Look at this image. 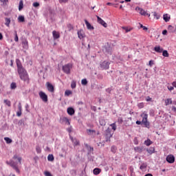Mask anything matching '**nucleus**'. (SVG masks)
<instances>
[{
	"instance_id": "c85d7f7f",
	"label": "nucleus",
	"mask_w": 176,
	"mask_h": 176,
	"mask_svg": "<svg viewBox=\"0 0 176 176\" xmlns=\"http://www.w3.org/2000/svg\"><path fill=\"white\" fill-rule=\"evenodd\" d=\"M146 151L148 152V153H149L150 155H152V153H155V148L153 147H151L150 148L147 149Z\"/></svg>"
},
{
	"instance_id": "a211bd4d",
	"label": "nucleus",
	"mask_w": 176,
	"mask_h": 176,
	"mask_svg": "<svg viewBox=\"0 0 176 176\" xmlns=\"http://www.w3.org/2000/svg\"><path fill=\"white\" fill-rule=\"evenodd\" d=\"M154 50L155 52H156L157 53H162L163 52V48L159 45L155 46L154 47Z\"/></svg>"
},
{
	"instance_id": "e2e57ef3",
	"label": "nucleus",
	"mask_w": 176,
	"mask_h": 176,
	"mask_svg": "<svg viewBox=\"0 0 176 176\" xmlns=\"http://www.w3.org/2000/svg\"><path fill=\"white\" fill-rule=\"evenodd\" d=\"M17 116H21V111H18L16 113Z\"/></svg>"
},
{
	"instance_id": "2f4dec72",
	"label": "nucleus",
	"mask_w": 176,
	"mask_h": 176,
	"mask_svg": "<svg viewBox=\"0 0 176 176\" xmlns=\"http://www.w3.org/2000/svg\"><path fill=\"white\" fill-rule=\"evenodd\" d=\"M110 126L111 127L112 130H113V131H116V129H117L116 123L114 122L110 124Z\"/></svg>"
},
{
	"instance_id": "c756f323",
	"label": "nucleus",
	"mask_w": 176,
	"mask_h": 176,
	"mask_svg": "<svg viewBox=\"0 0 176 176\" xmlns=\"http://www.w3.org/2000/svg\"><path fill=\"white\" fill-rule=\"evenodd\" d=\"M146 167H148V165L146 164H142L140 166V170H142V171H144V170H146Z\"/></svg>"
},
{
	"instance_id": "e433bc0d",
	"label": "nucleus",
	"mask_w": 176,
	"mask_h": 176,
	"mask_svg": "<svg viewBox=\"0 0 176 176\" xmlns=\"http://www.w3.org/2000/svg\"><path fill=\"white\" fill-rule=\"evenodd\" d=\"M4 140L7 144H12V139L9 138H4Z\"/></svg>"
},
{
	"instance_id": "20e7f679",
	"label": "nucleus",
	"mask_w": 176,
	"mask_h": 176,
	"mask_svg": "<svg viewBox=\"0 0 176 176\" xmlns=\"http://www.w3.org/2000/svg\"><path fill=\"white\" fill-rule=\"evenodd\" d=\"M136 12H138L141 16H148V17H151V14H148L145 10L140 8V7H136L135 8Z\"/></svg>"
},
{
	"instance_id": "09e8293b",
	"label": "nucleus",
	"mask_w": 176,
	"mask_h": 176,
	"mask_svg": "<svg viewBox=\"0 0 176 176\" xmlns=\"http://www.w3.org/2000/svg\"><path fill=\"white\" fill-rule=\"evenodd\" d=\"M44 175H45V176H53V175H52V173H50V172H49V171L44 172Z\"/></svg>"
},
{
	"instance_id": "052dcab7",
	"label": "nucleus",
	"mask_w": 176,
	"mask_h": 176,
	"mask_svg": "<svg viewBox=\"0 0 176 176\" xmlns=\"http://www.w3.org/2000/svg\"><path fill=\"white\" fill-rule=\"evenodd\" d=\"M134 144H135V145H138V140H137V138H135V140H134Z\"/></svg>"
},
{
	"instance_id": "393cba45",
	"label": "nucleus",
	"mask_w": 176,
	"mask_h": 176,
	"mask_svg": "<svg viewBox=\"0 0 176 176\" xmlns=\"http://www.w3.org/2000/svg\"><path fill=\"white\" fill-rule=\"evenodd\" d=\"M143 149H144L143 147H139V146L134 148V151H135V152H138L139 153H141V152H142Z\"/></svg>"
},
{
	"instance_id": "a19ab883",
	"label": "nucleus",
	"mask_w": 176,
	"mask_h": 176,
	"mask_svg": "<svg viewBox=\"0 0 176 176\" xmlns=\"http://www.w3.org/2000/svg\"><path fill=\"white\" fill-rule=\"evenodd\" d=\"M4 103L6 105H8V107H10V105H11V103H10V100H4Z\"/></svg>"
},
{
	"instance_id": "79ce46f5",
	"label": "nucleus",
	"mask_w": 176,
	"mask_h": 176,
	"mask_svg": "<svg viewBox=\"0 0 176 176\" xmlns=\"http://www.w3.org/2000/svg\"><path fill=\"white\" fill-rule=\"evenodd\" d=\"M153 13L154 17H155L157 20H159V19H160V16H159L156 12H154Z\"/></svg>"
},
{
	"instance_id": "4d7b16f0",
	"label": "nucleus",
	"mask_w": 176,
	"mask_h": 176,
	"mask_svg": "<svg viewBox=\"0 0 176 176\" xmlns=\"http://www.w3.org/2000/svg\"><path fill=\"white\" fill-rule=\"evenodd\" d=\"M18 109H19V111L21 112V103H19V104H18Z\"/></svg>"
},
{
	"instance_id": "f03ea898",
	"label": "nucleus",
	"mask_w": 176,
	"mask_h": 176,
	"mask_svg": "<svg viewBox=\"0 0 176 176\" xmlns=\"http://www.w3.org/2000/svg\"><path fill=\"white\" fill-rule=\"evenodd\" d=\"M140 118H142V124L147 129H149L150 123L148 122V113L146 111H144L141 113Z\"/></svg>"
},
{
	"instance_id": "774afa93",
	"label": "nucleus",
	"mask_w": 176,
	"mask_h": 176,
	"mask_svg": "<svg viewBox=\"0 0 176 176\" xmlns=\"http://www.w3.org/2000/svg\"><path fill=\"white\" fill-rule=\"evenodd\" d=\"M145 176H153V175H152V174H151V173H148Z\"/></svg>"
},
{
	"instance_id": "49530a36",
	"label": "nucleus",
	"mask_w": 176,
	"mask_h": 176,
	"mask_svg": "<svg viewBox=\"0 0 176 176\" xmlns=\"http://www.w3.org/2000/svg\"><path fill=\"white\" fill-rule=\"evenodd\" d=\"M111 152H113V153H116V146H111Z\"/></svg>"
},
{
	"instance_id": "a878e982",
	"label": "nucleus",
	"mask_w": 176,
	"mask_h": 176,
	"mask_svg": "<svg viewBox=\"0 0 176 176\" xmlns=\"http://www.w3.org/2000/svg\"><path fill=\"white\" fill-rule=\"evenodd\" d=\"M170 104H173V100L171 98H168L165 100V105H170Z\"/></svg>"
},
{
	"instance_id": "7ed1b4c3",
	"label": "nucleus",
	"mask_w": 176,
	"mask_h": 176,
	"mask_svg": "<svg viewBox=\"0 0 176 176\" xmlns=\"http://www.w3.org/2000/svg\"><path fill=\"white\" fill-rule=\"evenodd\" d=\"M71 69H72V64L68 63L63 66V71L65 74H71Z\"/></svg>"
},
{
	"instance_id": "ddd939ff",
	"label": "nucleus",
	"mask_w": 176,
	"mask_h": 176,
	"mask_svg": "<svg viewBox=\"0 0 176 176\" xmlns=\"http://www.w3.org/2000/svg\"><path fill=\"white\" fill-rule=\"evenodd\" d=\"M168 32H170L172 34H174V32H176V25H169L168 26Z\"/></svg>"
},
{
	"instance_id": "4be33fe9",
	"label": "nucleus",
	"mask_w": 176,
	"mask_h": 176,
	"mask_svg": "<svg viewBox=\"0 0 176 176\" xmlns=\"http://www.w3.org/2000/svg\"><path fill=\"white\" fill-rule=\"evenodd\" d=\"M22 45L24 49H28V41L26 39L23 41Z\"/></svg>"
},
{
	"instance_id": "69168bd1",
	"label": "nucleus",
	"mask_w": 176,
	"mask_h": 176,
	"mask_svg": "<svg viewBox=\"0 0 176 176\" xmlns=\"http://www.w3.org/2000/svg\"><path fill=\"white\" fill-rule=\"evenodd\" d=\"M173 87H176V81H174L173 83H172Z\"/></svg>"
},
{
	"instance_id": "37998d69",
	"label": "nucleus",
	"mask_w": 176,
	"mask_h": 176,
	"mask_svg": "<svg viewBox=\"0 0 176 176\" xmlns=\"http://www.w3.org/2000/svg\"><path fill=\"white\" fill-rule=\"evenodd\" d=\"M144 102H140V103H138V108H140V109H142V108H144Z\"/></svg>"
},
{
	"instance_id": "bf43d9fd",
	"label": "nucleus",
	"mask_w": 176,
	"mask_h": 176,
	"mask_svg": "<svg viewBox=\"0 0 176 176\" xmlns=\"http://www.w3.org/2000/svg\"><path fill=\"white\" fill-rule=\"evenodd\" d=\"M162 35H167V30H163Z\"/></svg>"
},
{
	"instance_id": "473e14b6",
	"label": "nucleus",
	"mask_w": 176,
	"mask_h": 176,
	"mask_svg": "<svg viewBox=\"0 0 176 176\" xmlns=\"http://www.w3.org/2000/svg\"><path fill=\"white\" fill-rule=\"evenodd\" d=\"M122 30H124L125 32L127 33V32H130V31H131V28H127V27H122Z\"/></svg>"
},
{
	"instance_id": "2eb2a0df",
	"label": "nucleus",
	"mask_w": 176,
	"mask_h": 176,
	"mask_svg": "<svg viewBox=\"0 0 176 176\" xmlns=\"http://www.w3.org/2000/svg\"><path fill=\"white\" fill-rule=\"evenodd\" d=\"M52 35L54 40L58 39V38H60V33L57 31L54 30L52 32Z\"/></svg>"
},
{
	"instance_id": "4c0bfd02",
	"label": "nucleus",
	"mask_w": 176,
	"mask_h": 176,
	"mask_svg": "<svg viewBox=\"0 0 176 176\" xmlns=\"http://www.w3.org/2000/svg\"><path fill=\"white\" fill-rule=\"evenodd\" d=\"M81 85H82V86H86V85H87V80L86 78H84L81 80Z\"/></svg>"
},
{
	"instance_id": "ea45409f",
	"label": "nucleus",
	"mask_w": 176,
	"mask_h": 176,
	"mask_svg": "<svg viewBox=\"0 0 176 176\" xmlns=\"http://www.w3.org/2000/svg\"><path fill=\"white\" fill-rule=\"evenodd\" d=\"M71 94H72V91H69V90H66L65 91V96H71Z\"/></svg>"
},
{
	"instance_id": "423d86ee",
	"label": "nucleus",
	"mask_w": 176,
	"mask_h": 176,
	"mask_svg": "<svg viewBox=\"0 0 176 176\" xmlns=\"http://www.w3.org/2000/svg\"><path fill=\"white\" fill-rule=\"evenodd\" d=\"M113 135V133H112L110 128H107V129L105 131V136L107 138V141H108L109 138H112Z\"/></svg>"
},
{
	"instance_id": "a18cd8bd",
	"label": "nucleus",
	"mask_w": 176,
	"mask_h": 176,
	"mask_svg": "<svg viewBox=\"0 0 176 176\" xmlns=\"http://www.w3.org/2000/svg\"><path fill=\"white\" fill-rule=\"evenodd\" d=\"M32 5H33L34 8H39V6H40L39 3H38V2H34V3H33Z\"/></svg>"
},
{
	"instance_id": "dca6fc26",
	"label": "nucleus",
	"mask_w": 176,
	"mask_h": 176,
	"mask_svg": "<svg viewBox=\"0 0 176 176\" xmlns=\"http://www.w3.org/2000/svg\"><path fill=\"white\" fill-rule=\"evenodd\" d=\"M85 23L87 25V30H90L91 31H92L93 30H94V27H93L91 25V24H90V23H89V21H87V20H85Z\"/></svg>"
},
{
	"instance_id": "de8ad7c7",
	"label": "nucleus",
	"mask_w": 176,
	"mask_h": 176,
	"mask_svg": "<svg viewBox=\"0 0 176 176\" xmlns=\"http://www.w3.org/2000/svg\"><path fill=\"white\" fill-rule=\"evenodd\" d=\"M36 151L37 153H41V152L42 151V150L41 149V147H39L38 146L36 147Z\"/></svg>"
},
{
	"instance_id": "6ab92c4d",
	"label": "nucleus",
	"mask_w": 176,
	"mask_h": 176,
	"mask_svg": "<svg viewBox=\"0 0 176 176\" xmlns=\"http://www.w3.org/2000/svg\"><path fill=\"white\" fill-rule=\"evenodd\" d=\"M70 140H72V142H73L74 146H78V145H79V140H78L76 138L70 137Z\"/></svg>"
},
{
	"instance_id": "9b49d317",
	"label": "nucleus",
	"mask_w": 176,
	"mask_h": 176,
	"mask_svg": "<svg viewBox=\"0 0 176 176\" xmlns=\"http://www.w3.org/2000/svg\"><path fill=\"white\" fill-rule=\"evenodd\" d=\"M46 86L48 91H50V93H53L54 91V87L50 82H47L46 83Z\"/></svg>"
},
{
	"instance_id": "bb28decb",
	"label": "nucleus",
	"mask_w": 176,
	"mask_h": 176,
	"mask_svg": "<svg viewBox=\"0 0 176 176\" xmlns=\"http://www.w3.org/2000/svg\"><path fill=\"white\" fill-rule=\"evenodd\" d=\"M5 21V25H6V27H9V25H10V18H6Z\"/></svg>"
},
{
	"instance_id": "0e129e2a",
	"label": "nucleus",
	"mask_w": 176,
	"mask_h": 176,
	"mask_svg": "<svg viewBox=\"0 0 176 176\" xmlns=\"http://www.w3.org/2000/svg\"><path fill=\"white\" fill-rule=\"evenodd\" d=\"M45 151H47V152H50V148H49L48 146H47L45 148Z\"/></svg>"
},
{
	"instance_id": "cd10ccee",
	"label": "nucleus",
	"mask_w": 176,
	"mask_h": 176,
	"mask_svg": "<svg viewBox=\"0 0 176 176\" xmlns=\"http://www.w3.org/2000/svg\"><path fill=\"white\" fill-rule=\"evenodd\" d=\"M47 160H48V162H53V160H54V156H53L52 154L48 155Z\"/></svg>"
},
{
	"instance_id": "412c9836",
	"label": "nucleus",
	"mask_w": 176,
	"mask_h": 176,
	"mask_svg": "<svg viewBox=\"0 0 176 176\" xmlns=\"http://www.w3.org/2000/svg\"><path fill=\"white\" fill-rule=\"evenodd\" d=\"M170 16L169 14H165L163 15V19L164 20V21H166V23H168V21H170Z\"/></svg>"
},
{
	"instance_id": "1a4fd4ad",
	"label": "nucleus",
	"mask_w": 176,
	"mask_h": 176,
	"mask_svg": "<svg viewBox=\"0 0 176 176\" xmlns=\"http://www.w3.org/2000/svg\"><path fill=\"white\" fill-rule=\"evenodd\" d=\"M77 34L79 39H83V38H86V34H85V31H83L82 29L78 30Z\"/></svg>"
},
{
	"instance_id": "603ef678",
	"label": "nucleus",
	"mask_w": 176,
	"mask_h": 176,
	"mask_svg": "<svg viewBox=\"0 0 176 176\" xmlns=\"http://www.w3.org/2000/svg\"><path fill=\"white\" fill-rule=\"evenodd\" d=\"M1 2H2L3 5H6L8 2H9V0H1Z\"/></svg>"
},
{
	"instance_id": "f3484780",
	"label": "nucleus",
	"mask_w": 176,
	"mask_h": 176,
	"mask_svg": "<svg viewBox=\"0 0 176 176\" xmlns=\"http://www.w3.org/2000/svg\"><path fill=\"white\" fill-rule=\"evenodd\" d=\"M67 113L68 115H70V116H72V115L75 114V110L72 107L67 108Z\"/></svg>"
},
{
	"instance_id": "4468645a",
	"label": "nucleus",
	"mask_w": 176,
	"mask_h": 176,
	"mask_svg": "<svg viewBox=\"0 0 176 176\" xmlns=\"http://www.w3.org/2000/svg\"><path fill=\"white\" fill-rule=\"evenodd\" d=\"M166 161L168 163H174V162H175V158L173 155H170L167 156Z\"/></svg>"
},
{
	"instance_id": "c9c22d12",
	"label": "nucleus",
	"mask_w": 176,
	"mask_h": 176,
	"mask_svg": "<svg viewBox=\"0 0 176 176\" xmlns=\"http://www.w3.org/2000/svg\"><path fill=\"white\" fill-rule=\"evenodd\" d=\"M71 87L72 89H75V87H76V81L75 80L72 81Z\"/></svg>"
},
{
	"instance_id": "5fc2aeb1",
	"label": "nucleus",
	"mask_w": 176,
	"mask_h": 176,
	"mask_svg": "<svg viewBox=\"0 0 176 176\" xmlns=\"http://www.w3.org/2000/svg\"><path fill=\"white\" fill-rule=\"evenodd\" d=\"M146 101H147V102H148L149 101L152 102V98L149 96H147L146 98Z\"/></svg>"
},
{
	"instance_id": "680f3d73",
	"label": "nucleus",
	"mask_w": 176,
	"mask_h": 176,
	"mask_svg": "<svg viewBox=\"0 0 176 176\" xmlns=\"http://www.w3.org/2000/svg\"><path fill=\"white\" fill-rule=\"evenodd\" d=\"M136 124H142V121L137 120Z\"/></svg>"
},
{
	"instance_id": "c03bdc74",
	"label": "nucleus",
	"mask_w": 176,
	"mask_h": 176,
	"mask_svg": "<svg viewBox=\"0 0 176 176\" xmlns=\"http://www.w3.org/2000/svg\"><path fill=\"white\" fill-rule=\"evenodd\" d=\"M140 28H143L144 31H148V28L146 26H144L142 24L140 23Z\"/></svg>"
},
{
	"instance_id": "13d9d810",
	"label": "nucleus",
	"mask_w": 176,
	"mask_h": 176,
	"mask_svg": "<svg viewBox=\"0 0 176 176\" xmlns=\"http://www.w3.org/2000/svg\"><path fill=\"white\" fill-rule=\"evenodd\" d=\"M148 65L150 67H152V65H153V60H150L149 63H148Z\"/></svg>"
},
{
	"instance_id": "3c124183",
	"label": "nucleus",
	"mask_w": 176,
	"mask_h": 176,
	"mask_svg": "<svg viewBox=\"0 0 176 176\" xmlns=\"http://www.w3.org/2000/svg\"><path fill=\"white\" fill-rule=\"evenodd\" d=\"M14 41L15 42H19V36H17V32H15Z\"/></svg>"
},
{
	"instance_id": "f257e3e1",
	"label": "nucleus",
	"mask_w": 176,
	"mask_h": 176,
	"mask_svg": "<svg viewBox=\"0 0 176 176\" xmlns=\"http://www.w3.org/2000/svg\"><path fill=\"white\" fill-rule=\"evenodd\" d=\"M16 65L18 68V73L21 80H23V82H28V74L27 73V71H25L24 68L21 67V66L19 64V63H16Z\"/></svg>"
},
{
	"instance_id": "58836bf2",
	"label": "nucleus",
	"mask_w": 176,
	"mask_h": 176,
	"mask_svg": "<svg viewBox=\"0 0 176 176\" xmlns=\"http://www.w3.org/2000/svg\"><path fill=\"white\" fill-rule=\"evenodd\" d=\"M13 159H14V160L17 159V160H18L19 164H21V157H17V155H14V156L13 157Z\"/></svg>"
},
{
	"instance_id": "aec40b11",
	"label": "nucleus",
	"mask_w": 176,
	"mask_h": 176,
	"mask_svg": "<svg viewBox=\"0 0 176 176\" xmlns=\"http://www.w3.org/2000/svg\"><path fill=\"white\" fill-rule=\"evenodd\" d=\"M62 122L65 123V124H67L68 126H69V124H71L69 120L67 117L62 118Z\"/></svg>"
},
{
	"instance_id": "9d476101",
	"label": "nucleus",
	"mask_w": 176,
	"mask_h": 176,
	"mask_svg": "<svg viewBox=\"0 0 176 176\" xmlns=\"http://www.w3.org/2000/svg\"><path fill=\"white\" fill-rule=\"evenodd\" d=\"M97 19H98V23H99V24H101V25L104 27V28H107V27H108V24H107V23H105V21L102 20V19H101L98 16H97Z\"/></svg>"
},
{
	"instance_id": "338daca9",
	"label": "nucleus",
	"mask_w": 176,
	"mask_h": 176,
	"mask_svg": "<svg viewBox=\"0 0 176 176\" xmlns=\"http://www.w3.org/2000/svg\"><path fill=\"white\" fill-rule=\"evenodd\" d=\"M172 111H174V112H176V107H172Z\"/></svg>"
},
{
	"instance_id": "f8f14e48",
	"label": "nucleus",
	"mask_w": 176,
	"mask_h": 176,
	"mask_svg": "<svg viewBox=\"0 0 176 176\" xmlns=\"http://www.w3.org/2000/svg\"><path fill=\"white\" fill-rule=\"evenodd\" d=\"M86 133L87 135H89L90 137H94V135H96V130L94 129H87Z\"/></svg>"
},
{
	"instance_id": "7c9ffc66",
	"label": "nucleus",
	"mask_w": 176,
	"mask_h": 176,
	"mask_svg": "<svg viewBox=\"0 0 176 176\" xmlns=\"http://www.w3.org/2000/svg\"><path fill=\"white\" fill-rule=\"evenodd\" d=\"M17 87V85H16V82H12L10 85V89L12 90H14Z\"/></svg>"
},
{
	"instance_id": "b1692460",
	"label": "nucleus",
	"mask_w": 176,
	"mask_h": 176,
	"mask_svg": "<svg viewBox=\"0 0 176 176\" xmlns=\"http://www.w3.org/2000/svg\"><path fill=\"white\" fill-rule=\"evenodd\" d=\"M100 173H101V169H100L98 168H96L95 169H94V175H98V174H100Z\"/></svg>"
},
{
	"instance_id": "39448f33",
	"label": "nucleus",
	"mask_w": 176,
	"mask_h": 176,
	"mask_svg": "<svg viewBox=\"0 0 176 176\" xmlns=\"http://www.w3.org/2000/svg\"><path fill=\"white\" fill-rule=\"evenodd\" d=\"M109 64L108 61H103L100 64V68H101V69H108L109 68Z\"/></svg>"
},
{
	"instance_id": "0eeeda50",
	"label": "nucleus",
	"mask_w": 176,
	"mask_h": 176,
	"mask_svg": "<svg viewBox=\"0 0 176 176\" xmlns=\"http://www.w3.org/2000/svg\"><path fill=\"white\" fill-rule=\"evenodd\" d=\"M38 94L40 96V98H41L44 102H47V95H46L45 92L40 91Z\"/></svg>"
},
{
	"instance_id": "6e6d98bb",
	"label": "nucleus",
	"mask_w": 176,
	"mask_h": 176,
	"mask_svg": "<svg viewBox=\"0 0 176 176\" xmlns=\"http://www.w3.org/2000/svg\"><path fill=\"white\" fill-rule=\"evenodd\" d=\"M168 89L170 90V91H171L172 90H174V87L168 86Z\"/></svg>"
},
{
	"instance_id": "864d4df0",
	"label": "nucleus",
	"mask_w": 176,
	"mask_h": 176,
	"mask_svg": "<svg viewBox=\"0 0 176 176\" xmlns=\"http://www.w3.org/2000/svg\"><path fill=\"white\" fill-rule=\"evenodd\" d=\"M68 0H59V3H67Z\"/></svg>"
},
{
	"instance_id": "8fccbe9b",
	"label": "nucleus",
	"mask_w": 176,
	"mask_h": 176,
	"mask_svg": "<svg viewBox=\"0 0 176 176\" xmlns=\"http://www.w3.org/2000/svg\"><path fill=\"white\" fill-rule=\"evenodd\" d=\"M23 1H21L20 2H19V10H21V9H23Z\"/></svg>"
},
{
	"instance_id": "f704fd0d",
	"label": "nucleus",
	"mask_w": 176,
	"mask_h": 176,
	"mask_svg": "<svg viewBox=\"0 0 176 176\" xmlns=\"http://www.w3.org/2000/svg\"><path fill=\"white\" fill-rule=\"evenodd\" d=\"M18 20H19V21L20 23H24V20H25L24 16H19L18 17Z\"/></svg>"
},
{
	"instance_id": "5701e85b",
	"label": "nucleus",
	"mask_w": 176,
	"mask_h": 176,
	"mask_svg": "<svg viewBox=\"0 0 176 176\" xmlns=\"http://www.w3.org/2000/svg\"><path fill=\"white\" fill-rule=\"evenodd\" d=\"M152 144H153V142L149 139L144 141V145H146V146H149L150 145H152Z\"/></svg>"
},
{
	"instance_id": "6e6552de",
	"label": "nucleus",
	"mask_w": 176,
	"mask_h": 176,
	"mask_svg": "<svg viewBox=\"0 0 176 176\" xmlns=\"http://www.w3.org/2000/svg\"><path fill=\"white\" fill-rule=\"evenodd\" d=\"M7 164H10V166H11V167H12V168H14L15 171H16L17 173H20V170H19V168H17V166L16 165V163H14V162L11 160L9 162H7Z\"/></svg>"
},
{
	"instance_id": "72a5a7b5",
	"label": "nucleus",
	"mask_w": 176,
	"mask_h": 176,
	"mask_svg": "<svg viewBox=\"0 0 176 176\" xmlns=\"http://www.w3.org/2000/svg\"><path fill=\"white\" fill-rule=\"evenodd\" d=\"M162 56L164 57H168V56H169L168 52H167V50L162 51Z\"/></svg>"
}]
</instances>
